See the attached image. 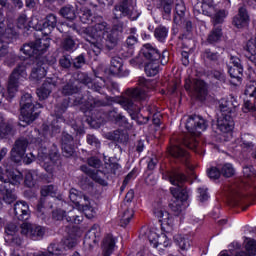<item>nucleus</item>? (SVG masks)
Instances as JSON below:
<instances>
[{
	"label": "nucleus",
	"mask_w": 256,
	"mask_h": 256,
	"mask_svg": "<svg viewBox=\"0 0 256 256\" xmlns=\"http://www.w3.org/2000/svg\"><path fill=\"white\" fill-rule=\"evenodd\" d=\"M80 21L86 25H93L84 29L86 41L90 43L95 55H101L103 49L113 51L123 34V22L115 24L112 28L101 16H93L91 10H80Z\"/></svg>",
	"instance_id": "obj_1"
},
{
	"label": "nucleus",
	"mask_w": 256,
	"mask_h": 256,
	"mask_svg": "<svg viewBox=\"0 0 256 256\" xmlns=\"http://www.w3.org/2000/svg\"><path fill=\"white\" fill-rule=\"evenodd\" d=\"M139 84L142 88L128 89L126 92L127 97H124L120 101V105L125 109V111H128L131 119L134 121L139 117V106L133 102V99L135 101H145L147 97H149V94H147L145 89H154L155 87V83L153 81L146 80L144 78L139 80Z\"/></svg>",
	"instance_id": "obj_2"
},
{
	"label": "nucleus",
	"mask_w": 256,
	"mask_h": 256,
	"mask_svg": "<svg viewBox=\"0 0 256 256\" xmlns=\"http://www.w3.org/2000/svg\"><path fill=\"white\" fill-rule=\"evenodd\" d=\"M185 127L189 134L183 138V145L188 147V149H192L195 153H199V148H197L198 142L195 137H199L201 132L207 129V122L201 116L194 115L188 117Z\"/></svg>",
	"instance_id": "obj_3"
},
{
	"label": "nucleus",
	"mask_w": 256,
	"mask_h": 256,
	"mask_svg": "<svg viewBox=\"0 0 256 256\" xmlns=\"http://www.w3.org/2000/svg\"><path fill=\"white\" fill-rule=\"evenodd\" d=\"M159 60L161 65H167V63H169V52L164 50L161 55L159 49L153 47V45L144 44L140 51L139 57L131 59L130 63L131 65H143L145 61L157 63Z\"/></svg>",
	"instance_id": "obj_4"
},
{
	"label": "nucleus",
	"mask_w": 256,
	"mask_h": 256,
	"mask_svg": "<svg viewBox=\"0 0 256 256\" xmlns=\"http://www.w3.org/2000/svg\"><path fill=\"white\" fill-rule=\"evenodd\" d=\"M236 104L233 100L222 99L220 102V114L217 119V129L220 133H231L235 123L231 117V113L235 111Z\"/></svg>",
	"instance_id": "obj_5"
},
{
	"label": "nucleus",
	"mask_w": 256,
	"mask_h": 256,
	"mask_svg": "<svg viewBox=\"0 0 256 256\" xmlns=\"http://www.w3.org/2000/svg\"><path fill=\"white\" fill-rule=\"evenodd\" d=\"M168 179L170 183L174 185V187L170 188L174 199H179V201L185 203V201L189 199V190H187V188H183L181 184L187 181V176L180 172H172L169 175Z\"/></svg>",
	"instance_id": "obj_6"
},
{
	"label": "nucleus",
	"mask_w": 256,
	"mask_h": 256,
	"mask_svg": "<svg viewBox=\"0 0 256 256\" xmlns=\"http://www.w3.org/2000/svg\"><path fill=\"white\" fill-rule=\"evenodd\" d=\"M25 77H27V67L25 63L22 62L13 70L8 80L7 93L10 99L15 97L21 86V81H23Z\"/></svg>",
	"instance_id": "obj_7"
},
{
	"label": "nucleus",
	"mask_w": 256,
	"mask_h": 256,
	"mask_svg": "<svg viewBox=\"0 0 256 256\" xmlns=\"http://www.w3.org/2000/svg\"><path fill=\"white\" fill-rule=\"evenodd\" d=\"M69 199L74 203V205H76V207H79L85 212L88 219H92V217H95L97 214V210L91 206V201H89V198L83 195L81 191L75 188L70 189Z\"/></svg>",
	"instance_id": "obj_8"
},
{
	"label": "nucleus",
	"mask_w": 256,
	"mask_h": 256,
	"mask_svg": "<svg viewBox=\"0 0 256 256\" xmlns=\"http://www.w3.org/2000/svg\"><path fill=\"white\" fill-rule=\"evenodd\" d=\"M113 19L119 21V19H123V17H128L130 21H137L141 16V11L137 9V6H127V4H118L115 5L112 10Z\"/></svg>",
	"instance_id": "obj_9"
},
{
	"label": "nucleus",
	"mask_w": 256,
	"mask_h": 256,
	"mask_svg": "<svg viewBox=\"0 0 256 256\" xmlns=\"http://www.w3.org/2000/svg\"><path fill=\"white\" fill-rule=\"evenodd\" d=\"M50 45L51 41L49 38L37 39L35 42L24 44L21 51L27 57H33V55H42V53H45Z\"/></svg>",
	"instance_id": "obj_10"
},
{
	"label": "nucleus",
	"mask_w": 256,
	"mask_h": 256,
	"mask_svg": "<svg viewBox=\"0 0 256 256\" xmlns=\"http://www.w3.org/2000/svg\"><path fill=\"white\" fill-rule=\"evenodd\" d=\"M20 233L32 241H41L45 237V227L29 222H23L20 226Z\"/></svg>",
	"instance_id": "obj_11"
},
{
	"label": "nucleus",
	"mask_w": 256,
	"mask_h": 256,
	"mask_svg": "<svg viewBox=\"0 0 256 256\" xmlns=\"http://www.w3.org/2000/svg\"><path fill=\"white\" fill-rule=\"evenodd\" d=\"M37 105L33 104V98L31 94L26 93L21 97L20 100V125L25 127L26 125H30L31 121L35 118L34 116H29V112L27 109H33Z\"/></svg>",
	"instance_id": "obj_12"
},
{
	"label": "nucleus",
	"mask_w": 256,
	"mask_h": 256,
	"mask_svg": "<svg viewBox=\"0 0 256 256\" xmlns=\"http://www.w3.org/2000/svg\"><path fill=\"white\" fill-rule=\"evenodd\" d=\"M185 89L199 101H205L207 97V84L203 80H194L191 84L186 82Z\"/></svg>",
	"instance_id": "obj_13"
},
{
	"label": "nucleus",
	"mask_w": 256,
	"mask_h": 256,
	"mask_svg": "<svg viewBox=\"0 0 256 256\" xmlns=\"http://www.w3.org/2000/svg\"><path fill=\"white\" fill-rule=\"evenodd\" d=\"M244 94L246 98L244 99V113H249V111H256V82H250L246 85Z\"/></svg>",
	"instance_id": "obj_14"
},
{
	"label": "nucleus",
	"mask_w": 256,
	"mask_h": 256,
	"mask_svg": "<svg viewBox=\"0 0 256 256\" xmlns=\"http://www.w3.org/2000/svg\"><path fill=\"white\" fill-rule=\"evenodd\" d=\"M144 235H146L150 245H152L155 249H157V247L171 246V240H169V238L165 234L158 235L153 230H146V232H144Z\"/></svg>",
	"instance_id": "obj_15"
},
{
	"label": "nucleus",
	"mask_w": 256,
	"mask_h": 256,
	"mask_svg": "<svg viewBox=\"0 0 256 256\" xmlns=\"http://www.w3.org/2000/svg\"><path fill=\"white\" fill-rule=\"evenodd\" d=\"M29 141L25 138H20L15 141L11 150V159L14 163H21V159L25 156Z\"/></svg>",
	"instance_id": "obj_16"
},
{
	"label": "nucleus",
	"mask_w": 256,
	"mask_h": 256,
	"mask_svg": "<svg viewBox=\"0 0 256 256\" xmlns=\"http://www.w3.org/2000/svg\"><path fill=\"white\" fill-rule=\"evenodd\" d=\"M81 171L83 173H86L93 181H96V183H99L100 185H103L104 187L107 186V181L105 179H109V170H91L86 165L81 166Z\"/></svg>",
	"instance_id": "obj_17"
},
{
	"label": "nucleus",
	"mask_w": 256,
	"mask_h": 256,
	"mask_svg": "<svg viewBox=\"0 0 256 256\" xmlns=\"http://www.w3.org/2000/svg\"><path fill=\"white\" fill-rule=\"evenodd\" d=\"M0 183V193L4 203L11 205V203L17 201V195H15L13 188H11V184L3 176H0Z\"/></svg>",
	"instance_id": "obj_18"
},
{
	"label": "nucleus",
	"mask_w": 256,
	"mask_h": 256,
	"mask_svg": "<svg viewBox=\"0 0 256 256\" xmlns=\"http://www.w3.org/2000/svg\"><path fill=\"white\" fill-rule=\"evenodd\" d=\"M48 252L37 251L30 252L28 256H65V248H63V244L61 242L51 243L48 248Z\"/></svg>",
	"instance_id": "obj_19"
},
{
	"label": "nucleus",
	"mask_w": 256,
	"mask_h": 256,
	"mask_svg": "<svg viewBox=\"0 0 256 256\" xmlns=\"http://www.w3.org/2000/svg\"><path fill=\"white\" fill-rule=\"evenodd\" d=\"M99 237H101V228L99 225L94 224L85 235L84 245L90 249H93V247L99 243Z\"/></svg>",
	"instance_id": "obj_20"
},
{
	"label": "nucleus",
	"mask_w": 256,
	"mask_h": 256,
	"mask_svg": "<svg viewBox=\"0 0 256 256\" xmlns=\"http://www.w3.org/2000/svg\"><path fill=\"white\" fill-rule=\"evenodd\" d=\"M110 73L117 75V77L129 76V70L123 67V58L116 56L111 59Z\"/></svg>",
	"instance_id": "obj_21"
},
{
	"label": "nucleus",
	"mask_w": 256,
	"mask_h": 256,
	"mask_svg": "<svg viewBox=\"0 0 256 256\" xmlns=\"http://www.w3.org/2000/svg\"><path fill=\"white\" fill-rule=\"evenodd\" d=\"M55 87H57V81L52 78H48L36 91L40 101H44V99H47L51 95V92L55 89Z\"/></svg>",
	"instance_id": "obj_22"
},
{
	"label": "nucleus",
	"mask_w": 256,
	"mask_h": 256,
	"mask_svg": "<svg viewBox=\"0 0 256 256\" xmlns=\"http://www.w3.org/2000/svg\"><path fill=\"white\" fill-rule=\"evenodd\" d=\"M14 213L18 221H27L31 215L29 204L25 201H19L14 204Z\"/></svg>",
	"instance_id": "obj_23"
},
{
	"label": "nucleus",
	"mask_w": 256,
	"mask_h": 256,
	"mask_svg": "<svg viewBox=\"0 0 256 256\" xmlns=\"http://www.w3.org/2000/svg\"><path fill=\"white\" fill-rule=\"evenodd\" d=\"M154 215L159 219V222L162 223V225H168V227L173 226V217H171V214H169V212L165 211V208H163V206L155 208Z\"/></svg>",
	"instance_id": "obj_24"
},
{
	"label": "nucleus",
	"mask_w": 256,
	"mask_h": 256,
	"mask_svg": "<svg viewBox=\"0 0 256 256\" xmlns=\"http://www.w3.org/2000/svg\"><path fill=\"white\" fill-rule=\"evenodd\" d=\"M62 153L64 157H73L75 148L73 147V137L66 134L62 137Z\"/></svg>",
	"instance_id": "obj_25"
},
{
	"label": "nucleus",
	"mask_w": 256,
	"mask_h": 256,
	"mask_svg": "<svg viewBox=\"0 0 256 256\" xmlns=\"http://www.w3.org/2000/svg\"><path fill=\"white\" fill-rule=\"evenodd\" d=\"M133 209L129 208V206H127V204H124L121 206V210H120V226L121 227H127V225H129V223L131 222V219H133Z\"/></svg>",
	"instance_id": "obj_26"
},
{
	"label": "nucleus",
	"mask_w": 256,
	"mask_h": 256,
	"mask_svg": "<svg viewBox=\"0 0 256 256\" xmlns=\"http://www.w3.org/2000/svg\"><path fill=\"white\" fill-rule=\"evenodd\" d=\"M247 23H249V15L247 14V9L241 7L239 8L238 15L233 19V25H235L237 29H241L242 27H246Z\"/></svg>",
	"instance_id": "obj_27"
},
{
	"label": "nucleus",
	"mask_w": 256,
	"mask_h": 256,
	"mask_svg": "<svg viewBox=\"0 0 256 256\" xmlns=\"http://www.w3.org/2000/svg\"><path fill=\"white\" fill-rule=\"evenodd\" d=\"M108 117L110 121H115L117 125H120V127H124L125 129H131L133 125L127 121V118L119 113H117V110H112L109 112Z\"/></svg>",
	"instance_id": "obj_28"
},
{
	"label": "nucleus",
	"mask_w": 256,
	"mask_h": 256,
	"mask_svg": "<svg viewBox=\"0 0 256 256\" xmlns=\"http://www.w3.org/2000/svg\"><path fill=\"white\" fill-rule=\"evenodd\" d=\"M115 243H117V240L115 239V237H113L112 234H108L105 236L102 244L104 256H111L115 249Z\"/></svg>",
	"instance_id": "obj_29"
},
{
	"label": "nucleus",
	"mask_w": 256,
	"mask_h": 256,
	"mask_svg": "<svg viewBox=\"0 0 256 256\" xmlns=\"http://www.w3.org/2000/svg\"><path fill=\"white\" fill-rule=\"evenodd\" d=\"M109 141H116V143H127L129 141V134L120 130L109 132L106 134Z\"/></svg>",
	"instance_id": "obj_30"
},
{
	"label": "nucleus",
	"mask_w": 256,
	"mask_h": 256,
	"mask_svg": "<svg viewBox=\"0 0 256 256\" xmlns=\"http://www.w3.org/2000/svg\"><path fill=\"white\" fill-rule=\"evenodd\" d=\"M187 8L185 7V3L183 1H178L175 5V13H174V23L179 25L185 19V12Z\"/></svg>",
	"instance_id": "obj_31"
},
{
	"label": "nucleus",
	"mask_w": 256,
	"mask_h": 256,
	"mask_svg": "<svg viewBox=\"0 0 256 256\" xmlns=\"http://www.w3.org/2000/svg\"><path fill=\"white\" fill-rule=\"evenodd\" d=\"M45 75H47V64L38 63L32 69L30 77H31V79L39 81V80L43 79L45 77Z\"/></svg>",
	"instance_id": "obj_32"
},
{
	"label": "nucleus",
	"mask_w": 256,
	"mask_h": 256,
	"mask_svg": "<svg viewBox=\"0 0 256 256\" xmlns=\"http://www.w3.org/2000/svg\"><path fill=\"white\" fill-rule=\"evenodd\" d=\"M66 221L68 223H74L75 225H79L83 221V214L75 208L68 211V214H66Z\"/></svg>",
	"instance_id": "obj_33"
},
{
	"label": "nucleus",
	"mask_w": 256,
	"mask_h": 256,
	"mask_svg": "<svg viewBox=\"0 0 256 256\" xmlns=\"http://www.w3.org/2000/svg\"><path fill=\"white\" fill-rule=\"evenodd\" d=\"M13 131V126L9 122H5L3 114H0V138L5 139L8 135H11Z\"/></svg>",
	"instance_id": "obj_34"
},
{
	"label": "nucleus",
	"mask_w": 256,
	"mask_h": 256,
	"mask_svg": "<svg viewBox=\"0 0 256 256\" xmlns=\"http://www.w3.org/2000/svg\"><path fill=\"white\" fill-rule=\"evenodd\" d=\"M60 243L62 244L64 251H67V249H73L77 247V243H79V237H77V235H69Z\"/></svg>",
	"instance_id": "obj_35"
},
{
	"label": "nucleus",
	"mask_w": 256,
	"mask_h": 256,
	"mask_svg": "<svg viewBox=\"0 0 256 256\" xmlns=\"http://www.w3.org/2000/svg\"><path fill=\"white\" fill-rule=\"evenodd\" d=\"M169 35V28L165 26H158L154 30V37L160 43H165L167 36Z\"/></svg>",
	"instance_id": "obj_36"
},
{
	"label": "nucleus",
	"mask_w": 256,
	"mask_h": 256,
	"mask_svg": "<svg viewBox=\"0 0 256 256\" xmlns=\"http://www.w3.org/2000/svg\"><path fill=\"white\" fill-rule=\"evenodd\" d=\"M67 107H69V99L62 98L60 101L56 104L54 113L56 117L61 119V115L67 111Z\"/></svg>",
	"instance_id": "obj_37"
},
{
	"label": "nucleus",
	"mask_w": 256,
	"mask_h": 256,
	"mask_svg": "<svg viewBox=\"0 0 256 256\" xmlns=\"http://www.w3.org/2000/svg\"><path fill=\"white\" fill-rule=\"evenodd\" d=\"M6 183L11 185H20L21 181H23V174L19 171H12L8 173V180L4 179Z\"/></svg>",
	"instance_id": "obj_38"
},
{
	"label": "nucleus",
	"mask_w": 256,
	"mask_h": 256,
	"mask_svg": "<svg viewBox=\"0 0 256 256\" xmlns=\"http://www.w3.org/2000/svg\"><path fill=\"white\" fill-rule=\"evenodd\" d=\"M221 37H223V31L220 26L215 27L210 34L208 35L207 41L208 43H218V41H221Z\"/></svg>",
	"instance_id": "obj_39"
},
{
	"label": "nucleus",
	"mask_w": 256,
	"mask_h": 256,
	"mask_svg": "<svg viewBox=\"0 0 256 256\" xmlns=\"http://www.w3.org/2000/svg\"><path fill=\"white\" fill-rule=\"evenodd\" d=\"M170 155L176 159H187V151H185L181 146L174 145L169 149Z\"/></svg>",
	"instance_id": "obj_40"
},
{
	"label": "nucleus",
	"mask_w": 256,
	"mask_h": 256,
	"mask_svg": "<svg viewBox=\"0 0 256 256\" xmlns=\"http://www.w3.org/2000/svg\"><path fill=\"white\" fill-rule=\"evenodd\" d=\"M61 46L64 51H68L69 53L77 49V43H75V40L71 36L65 37L62 40Z\"/></svg>",
	"instance_id": "obj_41"
},
{
	"label": "nucleus",
	"mask_w": 256,
	"mask_h": 256,
	"mask_svg": "<svg viewBox=\"0 0 256 256\" xmlns=\"http://www.w3.org/2000/svg\"><path fill=\"white\" fill-rule=\"evenodd\" d=\"M170 209L174 213V215H181V213L185 211V204L183 203V201L174 198V200H172V202L170 203Z\"/></svg>",
	"instance_id": "obj_42"
},
{
	"label": "nucleus",
	"mask_w": 256,
	"mask_h": 256,
	"mask_svg": "<svg viewBox=\"0 0 256 256\" xmlns=\"http://www.w3.org/2000/svg\"><path fill=\"white\" fill-rule=\"evenodd\" d=\"M60 15L64 17L65 19H69L70 21H73L77 17L75 14V8L71 5L64 6L60 9Z\"/></svg>",
	"instance_id": "obj_43"
},
{
	"label": "nucleus",
	"mask_w": 256,
	"mask_h": 256,
	"mask_svg": "<svg viewBox=\"0 0 256 256\" xmlns=\"http://www.w3.org/2000/svg\"><path fill=\"white\" fill-rule=\"evenodd\" d=\"M174 239L182 251H187L191 248L192 242L188 237L178 235L175 236Z\"/></svg>",
	"instance_id": "obj_44"
},
{
	"label": "nucleus",
	"mask_w": 256,
	"mask_h": 256,
	"mask_svg": "<svg viewBox=\"0 0 256 256\" xmlns=\"http://www.w3.org/2000/svg\"><path fill=\"white\" fill-rule=\"evenodd\" d=\"M43 27L44 29H49V31H53V29L57 27V16L55 14H48L44 19Z\"/></svg>",
	"instance_id": "obj_45"
},
{
	"label": "nucleus",
	"mask_w": 256,
	"mask_h": 256,
	"mask_svg": "<svg viewBox=\"0 0 256 256\" xmlns=\"http://www.w3.org/2000/svg\"><path fill=\"white\" fill-rule=\"evenodd\" d=\"M145 73L148 77H155L159 73V62H148L145 65Z\"/></svg>",
	"instance_id": "obj_46"
},
{
	"label": "nucleus",
	"mask_w": 256,
	"mask_h": 256,
	"mask_svg": "<svg viewBox=\"0 0 256 256\" xmlns=\"http://www.w3.org/2000/svg\"><path fill=\"white\" fill-rule=\"evenodd\" d=\"M38 157L41 161H44L43 167L45 169V171H47V173H53V162H50V158L46 153H44V155L41 152H38Z\"/></svg>",
	"instance_id": "obj_47"
},
{
	"label": "nucleus",
	"mask_w": 256,
	"mask_h": 256,
	"mask_svg": "<svg viewBox=\"0 0 256 256\" xmlns=\"http://www.w3.org/2000/svg\"><path fill=\"white\" fill-rule=\"evenodd\" d=\"M41 195L45 197H56L57 195V186L55 185H46L41 188Z\"/></svg>",
	"instance_id": "obj_48"
},
{
	"label": "nucleus",
	"mask_w": 256,
	"mask_h": 256,
	"mask_svg": "<svg viewBox=\"0 0 256 256\" xmlns=\"http://www.w3.org/2000/svg\"><path fill=\"white\" fill-rule=\"evenodd\" d=\"M220 172L223 177H233L235 175V168L233 167V164L226 163L222 165V167L220 168Z\"/></svg>",
	"instance_id": "obj_49"
},
{
	"label": "nucleus",
	"mask_w": 256,
	"mask_h": 256,
	"mask_svg": "<svg viewBox=\"0 0 256 256\" xmlns=\"http://www.w3.org/2000/svg\"><path fill=\"white\" fill-rule=\"evenodd\" d=\"M228 73L232 79H237V81H241V77H243V68L228 66Z\"/></svg>",
	"instance_id": "obj_50"
},
{
	"label": "nucleus",
	"mask_w": 256,
	"mask_h": 256,
	"mask_svg": "<svg viewBox=\"0 0 256 256\" xmlns=\"http://www.w3.org/2000/svg\"><path fill=\"white\" fill-rule=\"evenodd\" d=\"M78 89L73 84V80H70L62 89L63 95H73L77 93Z\"/></svg>",
	"instance_id": "obj_51"
},
{
	"label": "nucleus",
	"mask_w": 256,
	"mask_h": 256,
	"mask_svg": "<svg viewBox=\"0 0 256 256\" xmlns=\"http://www.w3.org/2000/svg\"><path fill=\"white\" fill-rule=\"evenodd\" d=\"M225 17H227V11L225 10L217 11L213 17L214 25H219L223 23V21H225Z\"/></svg>",
	"instance_id": "obj_52"
},
{
	"label": "nucleus",
	"mask_w": 256,
	"mask_h": 256,
	"mask_svg": "<svg viewBox=\"0 0 256 256\" xmlns=\"http://www.w3.org/2000/svg\"><path fill=\"white\" fill-rule=\"evenodd\" d=\"M87 63V60L85 59L84 54H80L73 60V67L74 69H81L84 67V65Z\"/></svg>",
	"instance_id": "obj_53"
},
{
	"label": "nucleus",
	"mask_w": 256,
	"mask_h": 256,
	"mask_svg": "<svg viewBox=\"0 0 256 256\" xmlns=\"http://www.w3.org/2000/svg\"><path fill=\"white\" fill-rule=\"evenodd\" d=\"M243 175L246 179H250V181H253L256 177V171L253 166H245L243 168Z\"/></svg>",
	"instance_id": "obj_54"
},
{
	"label": "nucleus",
	"mask_w": 256,
	"mask_h": 256,
	"mask_svg": "<svg viewBox=\"0 0 256 256\" xmlns=\"http://www.w3.org/2000/svg\"><path fill=\"white\" fill-rule=\"evenodd\" d=\"M35 133H38V137L31 140V143H36V145H41L47 141V131H43L42 133L39 130H35Z\"/></svg>",
	"instance_id": "obj_55"
},
{
	"label": "nucleus",
	"mask_w": 256,
	"mask_h": 256,
	"mask_svg": "<svg viewBox=\"0 0 256 256\" xmlns=\"http://www.w3.org/2000/svg\"><path fill=\"white\" fill-rule=\"evenodd\" d=\"M246 251L249 256H255L256 255V240L249 239L246 243Z\"/></svg>",
	"instance_id": "obj_56"
},
{
	"label": "nucleus",
	"mask_w": 256,
	"mask_h": 256,
	"mask_svg": "<svg viewBox=\"0 0 256 256\" xmlns=\"http://www.w3.org/2000/svg\"><path fill=\"white\" fill-rule=\"evenodd\" d=\"M41 109V104H36V106H33V108H28V117H34L30 123H33V121H35V119H37V117H39V110Z\"/></svg>",
	"instance_id": "obj_57"
},
{
	"label": "nucleus",
	"mask_w": 256,
	"mask_h": 256,
	"mask_svg": "<svg viewBox=\"0 0 256 256\" xmlns=\"http://www.w3.org/2000/svg\"><path fill=\"white\" fill-rule=\"evenodd\" d=\"M204 59L208 61H218L219 60V53L213 52L210 49H206L203 53Z\"/></svg>",
	"instance_id": "obj_58"
},
{
	"label": "nucleus",
	"mask_w": 256,
	"mask_h": 256,
	"mask_svg": "<svg viewBox=\"0 0 256 256\" xmlns=\"http://www.w3.org/2000/svg\"><path fill=\"white\" fill-rule=\"evenodd\" d=\"M252 139H253V136L249 134H244L241 137L242 147H245L246 149H251L253 147V142L251 141Z\"/></svg>",
	"instance_id": "obj_59"
},
{
	"label": "nucleus",
	"mask_w": 256,
	"mask_h": 256,
	"mask_svg": "<svg viewBox=\"0 0 256 256\" xmlns=\"http://www.w3.org/2000/svg\"><path fill=\"white\" fill-rule=\"evenodd\" d=\"M161 6L166 15H171V9H173V0H162Z\"/></svg>",
	"instance_id": "obj_60"
},
{
	"label": "nucleus",
	"mask_w": 256,
	"mask_h": 256,
	"mask_svg": "<svg viewBox=\"0 0 256 256\" xmlns=\"http://www.w3.org/2000/svg\"><path fill=\"white\" fill-rule=\"evenodd\" d=\"M85 107L88 110L95 109V107H99L101 105V102L95 100L93 97L88 98V101L85 102Z\"/></svg>",
	"instance_id": "obj_61"
},
{
	"label": "nucleus",
	"mask_w": 256,
	"mask_h": 256,
	"mask_svg": "<svg viewBox=\"0 0 256 256\" xmlns=\"http://www.w3.org/2000/svg\"><path fill=\"white\" fill-rule=\"evenodd\" d=\"M76 79L80 82L83 83V85H89L91 84V78L87 73H78Z\"/></svg>",
	"instance_id": "obj_62"
},
{
	"label": "nucleus",
	"mask_w": 256,
	"mask_h": 256,
	"mask_svg": "<svg viewBox=\"0 0 256 256\" xmlns=\"http://www.w3.org/2000/svg\"><path fill=\"white\" fill-rule=\"evenodd\" d=\"M59 63L63 69H69V67H71V56H62L59 60Z\"/></svg>",
	"instance_id": "obj_63"
},
{
	"label": "nucleus",
	"mask_w": 256,
	"mask_h": 256,
	"mask_svg": "<svg viewBox=\"0 0 256 256\" xmlns=\"http://www.w3.org/2000/svg\"><path fill=\"white\" fill-rule=\"evenodd\" d=\"M208 177L210 179H219L221 177V170L217 167H212L208 170Z\"/></svg>",
	"instance_id": "obj_64"
}]
</instances>
